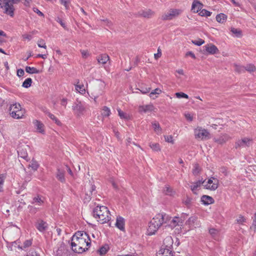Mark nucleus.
Wrapping results in <instances>:
<instances>
[{
	"mask_svg": "<svg viewBox=\"0 0 256 256\" xmlns=\"http://www.w3.org/2000/svg\"><path fill=\"white\" fill-rule=\"evenodd\" d=\"M26 72L30 74H38L40 72L39 70H37L36 68L28 66L26 67Z\"/></svg>",
	"mask_w": 256,
	"mask_h": 256,
	"instance_id": "nucleus-36",
	"label": "nucleus"
},
{
	"mask_svg": "<svg viewBox=\"0 0 256 256\" xmlns=\"http://www.w3.org/2000/svg\"><path fill=\"white\" fill-rule=\"evenodd\" d=\"M28 166L31 168L33 170H36L39 166V164L36 160L32 159L31 164H29Z\"/></svg>",
	"mask_w": 256,
	"mask_h": 256,
	"instance_id": "nucleus-41",
	"label": "nucleus"
},
{
	"mask_svg": "<svg viewBox=\"0 0 256 256\" xmlns=\"http://www.w3.org/2000/svg\"><path fill=\"white\" fill-rule=\"evenodd\" d=\"M84 239L85 240H87L88 238H90L89 236L86 232H77L72 237V240H78Z\"/></svg>",
	"mask_w": 256,
	"mask_h": 256,
	"instance_id": "nucleus-14",
	"label": "nucleus"
},
{
	"mask_svg": "<svg viewBox=\"0 0 256 256\" xmlns=\"http://www.w3.org/2000/svg\"><path fill=\"white\" fill-rule=\"evenodd\" d=\"M43 203L44 200L40 196H37L33 198L32 204H35L36 205L41 206Z\"/></svg>",
	"mask_w": 256,
	"mask_h": 256,
	"instance_id": "nucleus-34",
	"label": "nucleus"
},
{
	"mask_svg": "<svg viewBox=\"0 0 256 256\" xmlns=\"http://www.w3.org/2000/svg\"><path fill=\"white\" fill-rule=\"evenodd\" d=\"M236 220L237 223L242 224L246 222V218L243 216L240 215Z\"/></svg>",
	"mask_w": 256,
	"mask_h": 256,
	"instance_id": "nucleus-52",
	"label": "nucleus"
},
{
	"mask_svg": "<svg viewBox=\"0 0 256 256\" xmlns=\"http://www.w3.org/2000/svg\"><path fill=\"white\" fill-rule=\"evenodd\" d=\"M175 95L176 96V98H188V95H187L184 92H176Z\"/></svg>",
	"mask_w": 256,
	"mask_h": 256,
	"instance_id": "nucleus-47",
	"label": "nucleus"
},
{
	"mask_svg": "<svg viewBox=\"0 0 256 256\" xmlns=\"http://www.w3.org/2000/svg\"><path fill=\"white\" fill-rule=\"evenodd\" d=\"M173 240L171 236L166 237L164 240V245L158 251L157 256H172L171 246Z\"/></svg>",
	"mask_w": 256,
	"mask_h": 256,
	"instance_id": "nucleus-5",
	"label": "nucleus"
},
{
	"mask_svg": "<svg viewBox=\"0 0 256 256\" xmlns=\"http://www.w3.org/2000/svg\"><path fill=\"white\" fill-rule=\"evenodd\" d=\"M22 0H0V8L4 10V12L13 17L14 8V5L19 4Z\"/></svg>",
	"mask_w": 256,
	"mask_h": 256,
	"instance_id": "nucleus-4",
	"label": "nucleus"
},
{
	"mask_svg": "<svg viewBox=\"0 0 256 256\" xmlns=\"http://www.w3.org/2000/svg\"><path fill=\"white\" fill-rule=\"evenodd\" d=\"M201 202L204 205L213 204L214 202V198L208 196L204 195L201 198Z\"/></svg>",
	"mask_w": 256,
	"mask_h": 256,
	"instance_id": "nucleus-20",
	"label": "nucleus"
},
{
	"mask_svg": "<svg viewBox=\"0 0 256 256\" xmlns=\"http://www.w3.org/2000/svg\"><path fill=\"white\" fill-rule=\"evenodd\" d=\"M76 84H74L75 88L76 91L82 94H84L86 93V88L83 84H80L79 80H76Z\"/></svg>",
	"mask_w": 256,
	"mask_h": 256,
	"instance_id": "nucleus-22",
	"label": "nucleus"
},
{
	"mask_svg": "<svg viewBox=\"0 0 256 256\" xmlns=\"http://www.w3.org/2000/svg\"><path fill=\"white\" fill-rule=\"evenodd\" d=\"M226 19L227 16L222 13H220L216 16V20L220 23H224L226 22Z\"/></svg>",
	"mask_w": 256,
	"mask_h": 256,
	"instance_id": "nucleus-30",
	"label": "nucleus"
},
{
	"mask_svg": "<svg viewBox=\"0 0 256 256\" xmlns=\"http://www.w3.org/2000/svg\"><path fill=\"white\" fill-rule=\"evenodd\" d=\"M32 80L30 78H27L22 83V86L25 88H28L32 85Z\"/></svg>",
	"mask_w": 256,
	"mask_h": 256,
	"instance_id": "nucleus-39",
	"label": "nucleus"
},
{
	"mask_svg": "<svg viewBox=\"0 0 256 256\" xmlns=\"http://www.w3.org/2000/svg\"><path fill=\"white\" fill-rule=\"evenodd\" d=\"M150 146L152 150L154 151H160V146L158 144L154 143V144H150Z\"/></svg>",
	"mask_w": 256,
	"mask_h": 256,
	"instance_id": "nucleus-46",
	"label": "nucleus"
},
{
	"mask_svg": "<svg viewBox=\"0 0 256 256\" xmlns=\"http://www.w3.org/2000/svg\"><path fill=\"white\" fill-rule=\"evenodd\" d=\"M117 110L118 112L119 116L122 119L128 120L130 118V116L128 114L122 111L120 108H118Z\"/></svg>",
	"mask_w": 256,
	"mask_h": 256,
	"instance_id": "nucleus-35",
	"label": "nucleus"
},
{
	"mask_svg": "<svg viewBox=\"0 0 256 256\" xmlns=\"http://www.w3.org/2000/svg\"><path fill=\"white\" fill-rule=\"evenodd\" d=\"M201 169L200 166L198 164H194V168L192 170V174L194 176L198 175L200 172Z\"/></svg>",
	"mask_w": 256,
	"mask_h": 256,
	"instance_id": "nucleus-38",
	"label": "nucleus"
},
{
	"mask_svg": "<svg viewBox=\"0 0 256 256\" xmlns=\"http://www.w3.org/2000/svg\"><path fill=\"white\" fill-rule=\"evenodd\" d=\"M36 228L40 232H44L46 230V224L43 220H41L36 226Z\"/></svg>",
	"mask_w": 256,
	"mask_h": 256,
	"instance_id": "nucleus-32",
	"label": "nucleus"
},
{
	"mask_svg": "<svg viewBox=\"0 0 256 256\" xmlns=\"http://www.w3.org/2000/svg\"><path fill=\"white\" fill-rule=\"evenodd\" d=\"M56 256H68L69 252L64 244H61L54 252Z\"/></svg>",
	"mask_w": 256,
	"mask_h": 256,
	"instance_id": "nucleus-13",
	"label": "nucleus"
},
{
	"mask_svg": "<svg viewBox=\"0 0 256 256\" xmlns=\"http://www.w3.org/2000/svg\"><path fill=\"white\" fill-rule=\"evenodd\" d=\"M110 60V58L106 54H102L97 57L98 62L102 64H106Z\"/></svg>",
	"mask_w": 256,
	"mask_h": 256,
	"instance_id": "nucleus-23",
	"label": "nucleus"
},
{
	"mask_svg": "<svg viewBox=\"0 0 256 256\" xmlns=\"http://www.w3.org/2000/svg\"><path fill=\"white\" fill-rule=\"evenodd\" d=\"M22 38L23 40H32V34H24L22 35Z\"/></svg>",
	"mask_w": 256,
	"mask_h": 256,
	"instance_id": "nucleus-58",
	"label": "nucleus"
},
{
	"mask_svg": "<svg viewBox=\"0 0 256 256\" xmlns=\"http://www.w3.org/2000/svg\"><path fill=\"white\" fill-rule=\"evenodd\" d=\"M153 128L156 132L160 130V126L158 122H154L152 124Z\"/></svg>",
	"mask_w": 256,
	"mask_h": 256,
	"instance_id": "nucleus-60",
	"label": "nucleus"
},
{
	"mask_svg": "<svg viewBox=\"0 0 256 256\" xmlns=\"http://www.w3.org/2000/svg\"><path fill=\"white\" fill-rule=\"evenodd\" d=\"M140 15L146 18H150L153 16L154 14V12L152 10L150 9L142 10L139 12Z\"/></svg>",
	"mask_w": 256,
	"mask_h": 256,
	"instance_id": "nucleus-21",
	"label": "nucleus"
},
{
	"mask_svg": "<svg viewBox=\"0 0 256 256\" xmlns=\"http://www.w3.org/2000/svg\"><path fill=\"white\" fill-rule=\"evenodd\" d=\"M179 222V218L178 217L175 216L172 218L170 217V220L166 222V224H168L167 226L174 228L178 225Z\"/></svg>",
	"mask_w": 256,
	"mask_h": 256,
	"instance_id": "nucleus-24",
	"label": "nucleus"
},
{
	"mask_svg": "<svg viewBox=\"0 0 256 256\" xmlns=\"http://www.w3.org/2000/svg\"><path fill=\"white\" fill-rule=\"evenodd\" d=\"M38 46L40 48H42L45 49L46 48V42L44 40L42 39H40L38 42Z\"/></svg>",
	"mask_w": 256,
	"mask_h": 256,
	"instance_id": "nucleus-49",
	"label": "nucleus"
},
{
	"mask_svg": "<svg viewBox=\"0 0 256 256\" xmlns=\"http://www.w3.org/2000/svg\"><path fill=\"white\" fill-rule=\"evenodd\" d=\"M252 140L249 138L244 137L238 140L235 142V148L249 147L252 144Z\"/></svg>",
	"mask_w": 256,
	"mask_h": 256,
	"instance_id": "nucleus-8",
	"label": "nucleus"
},
{
	"mask_svg": "<svg viewBox=\"0 0 256 256\" xmlns=\"http://www.w3.org/2000/svg\"><path fill=\"white\" fill-rule=\"evenodd\" d=\"M24 74V70L20 68L18 70H17V76L19 77H21L23 76Z\"/></svg>",
	"mask_w": 256,
	"mask_h": 256,
	"instance_id": "nucleus-62",
	"label": "nucleus"
},
{
	"mask_svg": "<svg viewBox=\"0 0 256 256\" xmlns=\"http://www.w3.org/2000/svg\"><path fill=\"white\" fill-rule=\"evenodd\" d=\"M164 194L166 195L169 196H172L174 194V192H173L172 190L168 186H166L164 190Z\"/></svg>",
	"mask_w": 256,
	"mask_h": 256,
	"instance_id": "nucleus-42",
	"label": "nucleus"
},
{
	"mask_svg": "<svg viewBox=\"0 0 256 256\" xmlns=\"http://www.w3.org/2000/svg\"><path fill=\"white\" fill-rule=\"evenodd\" d=\"M56 178L61 182H64L65 181V178L64 172L58 170Z\"/></svg>",
	"mask_w": 256,
	"mask_h": 256,
	"instance_id": "nucleus-37",
	"label": "nucleus"
},
{
	"mask_svg": "<svg viewBox=\"0 0 256 256\" xmlns=\"http://www.w3.org/2000/svg\"><path fill=\"white\" fill-rule=\"evenodd\" d=\"M32 240H28L24 242V244L22 246H18V248L20 250H25L32 246Z\"/></svg>",
	"mask_w": 256,
	"mask_h": 256,
	"instance_id": "nucleus-31",
	"label": "nucleus"
},
{
	"mask_svg": "<svg viewBox=\"0 0 256 256\" xmlns=\"http://www.w3.org/2000/svg\"><path fill=\"white\" fill-rule=\"evenodd\" d=\"M93 216L101 224L106 223L110 219V211L104 206H97L93 210Z\"/></svg>",
	"mask_w": 256,
	"mask_h": 256,
	"instance_id": "nucleus-2",
	"label": "nucleus"
},
{
	"mask_svg": "<svg viewBox=\"0 0 256 256\" xmlns=\"http://www.w3.org/2000/svg\"><path fill=\"white\" fill-rule=\"evenodd\" d=\"M110 114V108L107 107L106 106H104L102 108V114L103 116L108 117V116Z\"/></svg>",
	"mask_w": 256,
	"mask_h": 256,
	"instance_id": "nucleus-40",
	"label": "nucleus"
},
{
	"mask_svg": "<svg viewBox=\"0 0 256 256\" xmlns=\"http://www.w3.org/2000/svg\"><path fill=\"white\" fill-rule=\"evenodd\" d=\"M211 14H212L211 12H210L205 9L201 10L199 12V14L202 16H210Z\"/></svg>",
	"mask_w": 256,
	"mask_h": 256,
	"instance_id": "nucleus-44",
	"label": "nucleus"
},
{
	"mask_svg": "<svg viewBox=\"0 0 256 256\" xmlns=\"http://www.w3.org/2000/svg\"><path fill=\"white\" fill-rule=\"evenodd\" d=\"M164 139H165V140L166 142H170L172 144L174 143L173 138H172V136H164Z\"/></svg>",
	"mask_w": 256,
	"mask_h": 256,
	"instance_id": "nucleus-57",
	"label": "nucleus"
},
{
	"mask_svg": "<svg viewBox=\"0 0 256 256\" xmlns=\"http://www.w3.org/2000/svg\"><path fill=\"white\" fill-rule=\"evenodd\" d=\"M230 31L234 34H235L237 37H241L242 36V30L240 29L236 28H231Z\"/></svg>",
	"mask_w": 256,
	"mask_h": 256,
	"instance_id": "nucleus-45",
	"label": "nucleus"
},
{
	"mask_svg": "<svg viewBox=\"0 0 256 256\" xmlns=\"http://www.w3.org/2000/svg\"><path fill=\"white\" fill-rule=\"evenodd\" d=\"M108 246H102L98 250V252L100 255H103V254H106V252H108Z\"/></svg>",
	"mask_w": 256,
	"mask_h": 256,
	"instance_id": "nucleus-48",
	"label": "nucleus"
},
{
	"mask_svg": "<svg viewBox=\"0 0 256 256\" xmlns=\"http://www.w3.org/2000/svg\"><path fill=\"white\" fill-rule=\"evenodd\" d=\"M48 117L55 122L56 124L60 126L61 124V122L52 114H51L48 110H46L44 111Z\"/></svg>",
	"mask_w": 256,
	"mask_h": 256,
	"instance_id": "nucleus-29",
	"label": "nucleus"
},
{
	"mask_svg": "<svg viewBox=\"0 0 256 256\" xmlns=\"http://www.w3.org/2000/svg\"><path fill=\"white\" fill-rule=\"evenodd\" d=\"M60 2L65 6L66 9H68L70 0H60Z\"/></svg>",
	"mask_w": 256,
	"mask_h": 256,
	"instance_id": "nucleus-53",
	"label": "nucleus"
},
{
	"mask_svg": "<svg viewBox=\"0 0 256 256\" xmlns=\"http://www.w3.org/2000/svg\"><path fill=\"white\" fill-rule=\"evenodd\" d=\"M33 10L36 12L39 16H44V14L40 12L38 8H34Z\"/></svg>",
	"mask_w": 256,
	"mask_h": 256,
	"instance_id": "nucleus-61",
	"label": "nucleus"
},
{
	"mask_svg": "<svg viewBox=\"0 0 256 256\" xmlns=\"http://www.w3.org/2000/svg\"><path fill=\"white\" fill-rule=\"evenodd\" d=\"M244 70L249 72H252L256 70V66L252 64H248L244 67Z\"/></svg>",
	"mask_w": 256,
	"mask_h": 256,
	"instance_id": "nucleus-43",
	"label": "nucleus"
},
{
	"mask_svg": "<svg viewBox=\"0 0 256 256\" xmlns=\"http://www.w3.org/2000/svg\"><path fill=\"white\" fill-rule=\"evenodd\" d=\"M10 114L12 118L16 119L22 118L24 117L26 111L20 104L15 103L11 104L9 108Z\"/></svg>",
	"mask_w": 256,
	"mask_h": 256,
	"instance_id": "nucleus-6",
	"label": "nucleus"
},
{
	"mask_svg": "<svg viewBox=\"0 0 256 256\" xmlns=\"http://www.w3.org/2000/svg\"><path fill=\"white\" fill-rule=\"evenodd\" d=\"M4 178L5 176L4 174H0V192L2 191V186L4 182Z\"/></svg>",
	"mask_w": 256,
	"mask_h": 256,
	"instance_id": "nucleus-54",
	"label": "nucleus"
},
{
	"mask_svg": "<svg viewBox=\"0 0 256 256\" xmlns=\"http://www.w3.org/2000/svg\"><path fill=\"white\" fill-rule=\"evenodd\" d=\"M218 180L214 177H211L206 182H205L204 186L206 189L210 190H215L218 188Z\"/></svg>",
	"mask_w": 256,
	"mask_h": 256,
	"instance_id": "nucleus-9",
	"label": "nucleus"
},
{
	"mask_svg": "<svg viewBox=\"0 0 256 256\" xmlns=\"http://www.w3.org/2000/svg\"><path fill=\"white\" fill-rule=\"evenodd\" d=\"M72 109L74 112V114L78 116L84 115L86 112L85 107L80 102L74 104L72 106Z\"/></svg>",
	"mask_w": 256,
	"mask_h": 256,
	"instance_id": "nucleus-12",
	"label": "nucleus"
},
{
	"mask_svg": "<svg viewBox=\"0 0 256 256\" xmlns=\"http://www.w3.org/2000/svg\"><path fill=\"white\" fill-rule=\"evenodd\" d=\"M235 70L238 72H241L244 71V66L235 64Z\"/></svg>",
	"mask_w": 256,
	"mask_h": 256,
	"instance_id": "nucleus-59",
	"label": "nucleus"
},
{
	"mask_svg": "<svg viewBox=\"0 0 256 256\" xmlns=\"http://www.w3.org/2000/svg\"><path fill=\"white\" fill-rule=\"evenodd\" d=\"M34 124L36 128V129L40 132L42 133L44 132L43 127L44 124L40 121L36 120L34 122Z\"/></svg>",
	"mask_w": 256,
	"mask_h": 256,
	"instance_id": "nucleus-33",
	"label": "nucleus"
},
{
	"mask_svg": "<svg viewBox=\"0 0 256 256\" xmlns=\"http://www.w3.org/2000/svg\"><path fill=\"white\" fill-rule=\"evenodd\" d=\"M194 134L196 138L201 140H207L210 138V133L206 129L196 128L194 130Z\"/></svg>",
	"mask_w": 256,
	"mask_h": 256,
	"instance_id": "nucleus-11",
	"label": "nucleus"
},
{
	"mask_svg": "<svg viewBox=\"0 0 256 256\" xmlns=\"http://www.w3.org/2000/svg\"><path fill=\"white\" fill-rule=\"evenodd\" d=\"M101 20L102 21L104 22V24H106L110 28L112 25V22L110 21V20H108L107 18L104 19V20Z\"/></svg>",
	"mask_w": 256,
	"mask_h": 256,
	"instance_id": "nucleus-55",
	"label": "nucleus"
},
{
	"mask_svg": "<svg viewBox=\"0 0 256 256\" xmlns=\"http://www.w3.org/2000/svg\"><path fill=\"white\" fill-rule=\"evenodd\" d=\"M230 138V137L226 134L220 136L219 137L214 138V142L218 144H222L226 143Z\"/></svg>",
	"mask_w": 256,
	"mask_h": 256,
	"instance_id": "nucleus-16",
	"label": "nucleus"
},
{
	"mask_svg": "<svg viewBox=\"0 0 256 256\" xmlns=\"http://www.w3.org/2000/svg\"><path fill=\"white\" fill-rule=\"evenodd\" d=\"M116 226L122 231L124 230V220L122 216H118L116 218Z\"/></svg>",
	"mask_w": 256,
	"mask_h": 256,
	"instance_id": "nucleus-19",
	"label": "nucleus"
},
{
	"mask_svg": "<svg viewBox=\"0 0 256 256\" xmlns=\"http://www.w3.org/2000/svg\"><path fill=\"white\" fill-rule=\"evenodd\" d=\"M18 155L20 157L24 158L27 162L30 160V158L28 156V154L26 150H24L23 148L20 149L18 150Z\"/></svg>",
	"mask_w": 256,
	"mask_h": 256,
	"instance_id": "nucleus-25",
	"label": "nucleus"
},
{
	"mask_svg": "<svg viewBox=\"0 0 256 256\" xmlns=\"http://www.w3.org/2000/svg\"><path fill=\"white\" fill-rule=\"evenodd\" d=\"M170 220V216L164 213L156 214L149 222L147 230L148 235L154 234L162 224H166Z\"/></svg>",
	"mask_w": 256,
	"mask_h": 256,
	"instance_id": "nucleus-1",
	"label": "nucleus"
},
{
	"mask_svg": "<svg viewBox=\"0 0 256 256\" xmlns=\"http://www.w3.org/2000/svg\"><path fill=\"white\" fill-rule=\"evenodd\" d=\"M220 171L221 172L224 174V176H227L228 174V172L227 170V168L225 167H222L220 169Z\"/></svg>",
	"mask_w": 256,
	"mask_h": 256,
	"instance_id": "nucleus-63",
	"label": "nucleus"
},
{
	"mask_svg": "<svg viewBox=\"0 0 256 256\" xmlns=\"http://www.w3.org/2000/svg\"><path fill=\"white\" fill-rule=\"evenodd\" d=\"M71 246L72 250L76 253L80 254L86 250H88V246L90 245V240L88 238L87 240L84 239L73 240L71 239Z\"/></svg>",
	"mask_w": 256,
	"mask_h": 256,
	"instance_id": "nucleus-3",
	"label": "nucleus"
},
{
	"mask_svg": "<svg viewBox=\"0 0 256 256\" xmlns=\"http://www.w3.org/2000/svg\"><path fill=\"white\" fill-rule=\"evenodd\" d=\"M188 222L190 225L194 228L199 227L200 225V222L198 220V218L196 216H190L188 218Z\"/></svg>",
	"mask_w": 256,
	"mask_h": 256,
	"instance_id": "nucleus-17",
	"label": "nucleus"
},
{
	"mask_svg": "<svg viewBox=\"0 0 256 256\" xmlns=\"http://www.w3.org/2000/svg\"><path fill=\"white\" fill-rule=\"evenodd\" d=\"M192 199L191 198L186 197L184 202L187 206H190L192 204Z\"/></svg>",
	"mask_w": 256,
	"mask_h": 256,
	"instance_id": "nucleus-56",
	"label": "nucleus"
},
{
	"mask_svg": "<svg viewBox=\"0 0 256 256\" xmlns=\"http://www.w3.org/2000/svg\"><path fill=\"white\" fill-rule=\"evenodd\" d=\"M204 47L206 50L210 54H214L218 52L217 47L213 44H207Z\"/></svg>",
	"mask_w": 256,
	"mask_h": 256,
	"instance_id": "nucleus-18",
	"label": "nucleus"
},
{
	"mask_svg": "<svg viewBox=\"0 0 256 256\" xmlns=\"http://www.w3.org/2000/svg\"><path fill=\"white\" fill-rule=\"evenodd\" d=\"M80 52L82 57L84 58H86L89 55L88 52L86 50H81Z\"/></svg>",
	"mask_w": 256,
	"mask_h": 256,
	"instance_id": "nucleus-64",
	"label": "nucleus"
},
{
	"mask_svg": "<svg viewBox=\"0 0 256 256\" xmlns=\"http://www.w3.org/2000/svg\"><path fill=\"white\" fill-rule=\"evenodd\" d=\"M192 44H195L196 46H200L204 43V40L202 39L199 38L197 40H192Z\"/></svg>",
	"mask_w": 256,
	"mask_h": 256,
	"instance_id": "nucleus-50",
	"label": "nucleus"
},
{
	"mask_svg": "<svg viewBox=\"0 0 256 256\" xmlns=\"http://www.w3.org/2000/svg\"><path fill=\"white\" fill-rule=\"evenodd\" d=\"M205 180L202 181L201 180H198L194 184V185L190 186V188L192 192L196 194V190L197 188L200 187L202 184H204Z\"/></svg>",
	"mask_w": 256,
	"mask_h": 256,
	"instance_id": "nucleus-28",
	"label": "nucleus"
},
{
	"mask_svg": "<svg viewBox=\"0 0 256 256\" xmlns=\"http://www.w3.org/2000/svg\"><path fill=\"white\" fill-rule=\"evenodd\" d=\"M162 92V90L159 88H156L153 90L150 94V96L152 98L154 94H159Z\"/></svg>",
	"mask_w": 256,
	"mask_h": 256,
	"instance_id": "nucleus-51",
	"label": "nucleus"
},
{
	"mask_svg": "<svg viewBox=\"0 0 256 256\" xmlns=\"http://www.w3.org/2000/svg\"><path fill=\"white\" fill-rule=\"evenodd\" d=\"M96 188L95 186L91 184L90 189L86 193V198H84V199L86 200L89 201L91 199V196L92 194V192L96 191Z\"/></svg>",
	"mask_w": 256,
	"mask_h": 256,
	"instance_id": "nucleus-27",
	"label": "nucleus"
},
{
	"mask_svg": "<svg viewBox=\"0 0 256 256\" xmlns=\"http://www.w3.org/2000/svg\"><path fill=\"white\" fill-rule=\"evenodd\" d=\"M154 107L152 104H147L144 106H140L139 107V110L140 112H152L154 110Z\"/></svg>",
	"mask_w": 256,
	"mask_h": 256,
	"instance_id": "nucleus-26",
	"label": "nucleus"
},
{
	"mask_svg": "<svg viewBox=\"0 0 256 256\" xmlns=\"http://www.w3.org/2000/svg\"><path fill=\"white\" fill-rule=\"evenodd\" d=\"M203 7V4L198 0H194L192 6V10L194 12H200Z\"/></svg>",
	"mask_w": 256,
	"mask_h": 256,
	"instance_id": "nucleus-15",
	"label": "nucleus"
},
{
	"mask_svg": "<svg viewBox=\"0 0 256 256\" xmlns=\"http://www.w3.org/2000/svg\"><path fill=\"white\" fill-rule=\"evenodd\" d=\"M102 88L103 86L99 84L95 85L92 88L90 96L94 100V102H96V99L98 98L100 96L102 95L104 92Z\"/></svg>",
	"mask_w": 256,
	"mask_h": 256,
	"instance_id": "nucleus-10",
	"label": "nucleus"
},
{
	"mask_svg": "<svg viewBox=\"0 0 256 256\" xmlns=\"http://www.w3.org/2000/svg\"><path fill=\"white\" fill-rule=\"evenodd\" d=\"M182 12V10L180 9L170 8L162 16L161 18L163 20H170L178 18Z\"/></svg>",
	"mask_w": 256,
	"mask_h": 256,
	"instance_id": "nucleus-7",
	"label": "nucleus"
}]
</instances>
